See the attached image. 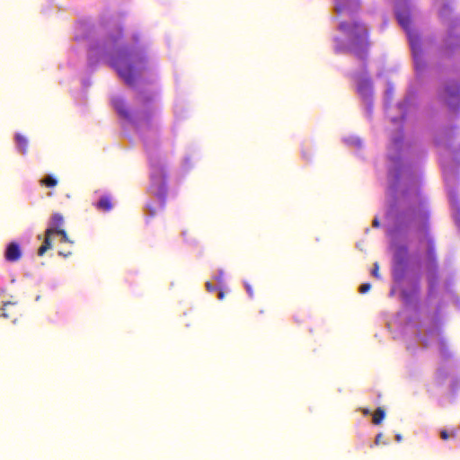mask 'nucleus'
Returning a JSON list of instances; mask_svg holds the SVG:
<instances>
[{
  "mask_svg": "<svg viewBox=\"0 0 460 460\" xmlns=\"http://www.w3.org/2000/svg\"><path fill=\"white\" fill-rule=\"evenodd\" d=\"M371 288V285L369 283H364L359 288V292L362 294L367 293Z\"/></svg>",
  "mask_w": 460,
  "mask_h": 460,
  "instance_id": "412c9836",
  "label": "nucleus"
},
{
  "mask_svg": "<svg viewBox=\"0 0 460 460\" xmlns=\"http://www.w3.org/2000/svg\"><path fill=\"white\" fill-rule=\"evenodd\" d=\"M451 13H452V8L449 6V4H445L439 10V16L441 19L446 20L449 17Z\"/></svg>",
  "mask_w": 460,
  "mask_h": 460,
  "instance_id": "f3484780",
  "label": "nucleus"
},
{
  "mask_svg": "<svg viewBox=\"0 0 460 460\" xmlns=\"http://www.w3.org/2000/svg\"><path fill=\"white\" fill-rule=\"evenodd\" d=\"M340 51H341V49L337 48L336 52H340Z\"/></svg>",
  "mask_w": 460,
  "mask_h": 460,
  "instance_id": "f704fd0d",
  "label": "nucleus"
},
{
  "mask_svg": "<svg viewBox=\"0 0 460 460\" xmlns=\"http://www.w3.org/2000/svg\"><path fill=\"white\" fill-rule=\"evenodd\" d=\"M245 287H246V290L249 293L250 296H253V292L252 290V287L249 284H245Z\"/></svg>",
  "mask_w": 460,
  "mask_h": 460,
  "instance_id": "bb28decb",
  "label": "nucleus"
},
{
  "mask_svg": "<svg viewBox=\"0 0 460 460\" xmlns=\"http://www.w3.org/2000/svg\"><path fill=\"white\" fill-rule=\"evenodd\" d=\"M56 234H59L61 236V241L62 242H64V243H71V241L68 238V235H67L66 232L64 229L57 232Z\"/></svg>",
  "mask_w": 460,
  "mask_h": 460,
  "instance_id": "6ab92c4d",
  "label": "nucleus"
},
{
  "mask_svg": "<svg viewBox=\"0 0 460 460\" xmlns=\"http://www.w3.org/2000/svg\"><path fill=\"white\" fill-rule=\"evenodd\" d=\"M13 304H12L11 302H7V303H4V305H3V313H2V317L4 318H10L11 315L9 314V313L7 312V307L10 306V305H13Z\"/></svg>",
  "mask_w": 460,
  "mask_h": 460,
  "instance_id": "aec40b11",
  "label": "nucleus"
},
{
  "mask_svg": "<svg viewBox=\"0 0 460 460\" xmlns=\"http://www.w3.org/2000/svg\"><path fill=\"white\" fill-rule=\"evenodd\" d=\"M217 297H218V299L222 300V299L225 297V293H224V291L219 290V291H218Z\"/></svg>",
  "mask_w": 460,
  "mask_h": 460,
  "instance_id": "cd10ccee",
  "label": "nucleus"
},
{
  "mask_svg": "<svg viewBox=\"0 0 460 460\" xmlns=\"http://www.w3.org/2000/svg\"><path fill=\"white\" fill-rule=\"evenodd\" d=\"M395 438H396V440H397L398 442H400V441L402 440V435L398 434V435H396Z\"/></svg>",
  "mask_w": 460,
  "mask_h": 460,
  "instance_id": "2f4dec72",
  "label": "nucleus"
},
{
  "mask_svg": "<svg viewBox=\"0 0 460 460\" xmlns=\"http://www.w3.org/2000/svg\"><path fill=\"white\" fill-rule=\"evenodd\" d=\"M402 296H403L405 299H407V298H408V294H407V292H406V291H402Z\"/></svg>",
  "mask_w": 460,
  "mask_h": 460,
  "instance_id": "473e14b6",
  "label": "nucleus"
},
{
  "mask_svg": "<svg viewBox=\"0 0 460 460\" xmlns=\"http://www.w3.org/2000/svg\"><path fill=\"white\" fill-rule=\"evenodd\" d=\"M40 183L46 187L53 188L58 184V181L53 176L48 175L47 177L41 179Z\"/></svg>",
  "mask_w": 460,
  "mask_h": 460,
  "instance_id": "2eb2a0df",
  "label": "nucleus"
},
{
  "mask_svg": "<svg viewBox=\"0 0 460 460\" xmlns=\"http://www.w3.org/2000/svg\"><path fill=\"white\" fill-rule=\"evenodd\" d=\"M64 225V217L60 213H53L49 221V226L46 229V234H54L62 230Z\"/></svg>",
  "mask_w": 460,
  "mask_h": 460,
  "instance_id": "6e6552de",
  "label": "nucleus"
},
{
  "mask_svg": "<svg viewBox=\"0 0 460 460\" xmlns=\"http://www.w3.org/2000/svg\"><path fill=\"white\" fill-rule=\"evenodd\" d=\"M145 63V58H139L136 61V64L138 65V67L137 68L131 64V57L127 50L119 51L111 59V66L116 69L119 75L128 85H133L135 84L137 75V70L144 68Z\"/></svg>",
  "mask_w": 460,
  "mask_h": 460,
  "instance_id": "f03ea898",
  "label": "nucleus"
},
{
  "mask_svg": "<svg viewBox=\"0 0 460 460\" xmlns=\"http://www.w3.org/2000/svg\"><path fill=\"white\" fill-rule=\"evenodd\" d=\"M372 275L376 278V279H379L380 276H379V267H378V264L377 263H375L374 265V269L372 270Z\"/></svg>",
  "mask_w": 460,
  "mask_h": 460,
  "instance_id": "4be33fe9",
  "label": "nucleus"
},
{
  "mask_svg": "<svg viewBox=\"0 0 460 460\" xmlns=\"http://www.w3.org/2000/svg\"><path fill=\"white\" fill-rule=\"evenodd\" d=\"M362 412H363V414H364V415H366V416H367V415H369V414H370V410H369V409H364V410L362 411Z\"/></svg>",
  "mask_w": 460,
  "mask_h": 460,
  "instance_id": "c756f323",
  "label": "nucleus"
},
{
  "mask_svg": "<svg viewBox=\"0 0 460 460\" xmlns=\"http://www.w3.org/2000/svg\"><path fill=\"white\" fill-rule=\"evenodd\" d=\"M397 20L401 26L409 33V40L412 49L413 55H416L417 49L420 50V40L410 33L411 17L407 12L397 13Z\"/></svg>",
  "mask_w": 460,
  "mask_h": 460,
  "instance_id": "20e7f679",
  "label": "nucleus"
},
{
  "mask_svg": "<svg viewBox=\"0 0 460 460\" xmlns=\"http://www.w3.org/2000/svg\"><path fill=\"white\" fill-rule=\"evenodd\" d=\"M4 258L7 261L15 262L22 258V250L16 242L10 243L5 250Z\"/></svg>",
  "mask_w": 460,
  "mask_h": 460,
  "instance_id": "0eeeda50",
  "label": "nucleus"
},
{
  "mask_svg": "<svg viewBox=\"0 0 460 460\" xmlns=\"http://www.w3.org/2000/svg\"><path fill=\"white\" fill-rule=\"evenodd\" d=\"M393 274L396 281H401L404 276V270L402 265L397 264L396 266H394Z\"/></svg>",
  "mask_w": 460,
  "mask_h": 460,
  "instance_id": "dca6fc26",
  "label": "nucleus"
},
{
  "mask_svg": "<svg viewBox=\"0 0 460 460\" xmlns=\"http://www.w3.org/2000/svg\"><path fill=\"white\" fill-rule=\"evenodd\" d=\"M95 207L102 211L108 212L111 210L113 205L109 196H102L96 203Z\"/></svg>",
  "mask_w": 460,
  "mask_h": 460,
  "instance_id": "9b49d317",
  "label": "nucleus"
},
{
  "mask_svg": "<svg viewBox=\"0 0 460 460\" xmlns=\"http://www.w3.org/2000/svg\"><path fill=\"white\" fill-rule=\"evenodd\" d=\"M206 288H207V289H208V291H210V292H213V291L217 290V287H215V286H213L210 282H207V283H206Z\"/></svg>",
  "mask_w": 460,
  "mask_h": 460,
  "instance_id": "5701e85b",
  "label": "nucleus"
},
{
  "mask_svg": "<svg viewBox=\"0 0 460 460\" xmlns=\"http://www.w3.org/2000/svg\"><path fill=\"white\" fill-rule=\"evenodd\" d=\"M385 411L382 408H377L373 415V423L375 425H379L383 420L385 419Z\"/></svg>",
  "mask_w": 460,
  "mask_h": 460,
  "instance_id": "4468645a",
  "label": "nucleus"
},
{
  "mask_svg": "<svg viewBox=\"0 0 460 460\" xmlns=\"http://www.w3.org/2000/svg\"><path fill=\"white\" fill-rule=\"evenodd\" d=\"M429 285H430V288L433 289L435 288V285H436V280L435 279H430L429 280Z\"/></svg>",
  "mask_w": 460,
  "mask_h": 460,
  "instance_id": "c85d7f7f",
  "label": "nucleus"
},
{
  "mask_svg": "<svg viewBox=\"0 0 460 460\" xmlns=\"http://www.w3.org/2000/svg\"><path fill=\"white\" fill-rule=\"evenodd\" d=\"M151 119H152V113L151 111H146L143 113V115L139 118V121L140 122H146V123H149L151 121Z\"/></svg>",
  "mask_w": 460,
  "mask_h": 460,
  "instance_id": "a211bd4d",
  "label": "nucleus"
},
{
  "mask_svg": "<svg viewBox=\"0 0 460 460\" xmlns=\"http://www.w3.org/2000/svg\"><path fill=\"white\" fill-rule=\"evenodd\" d=\"M440 437L443 440H447L449 438V435L447 430L443 429L440 431Z\"/></svg>",
  "mask_w": 460,
  "mask_h": 460,
  "instance_id": "b1692460",
  "label": "nucleus"
},
{
  "mask_svg": "<svg viewBox=\"0 0 460 460\" xmlns=\"http://www.w3.org/2000/svg\"><path fill=\"white\" fill-rule=\"evenodd\" d=\"M382 438H383L382 433L377 434L376 437V439H375V444L379 445L381 443Z\"/></svg>",
  "mask_w": 460,
  "mask_h": 460,
  "instance_id": "393cba45",
  "label": "nucleus"
},
{
  "mask_svg": "<svg viewBox=\"0 0 460 460\" xmlns=\"http://www.w3.org/2000/svg\"><path fill=\"white\" fill-rule=\"evenodd\" d=\"M415 291H416V293H419V291H420V286H419V284H416V286H415Z\"/></svg>",
  "mask_w": 460,
  "mask_h": 460,
  "instance_id": "72a5a7b5",
  "label": "nucleus"
},
{
  "mask_svg": "<svg viewBox=\"0 0 460 460\" xmlns=\"http://www.w3.org/2000/svg\"><path fill=\"white\" fill-rule=\"evenodd\" d=\"M15 138H16V142H17L18 148L20 149V151L22 154H26L27 147H28V141H27L26 137L21 134H16Z\"/></svg>",
  "mask_w": 460,
  "mask_h": 460,
  "instance_id": "ddd939ff",
  "label": "nucleus"
},
{
  "mask_svg": "<svg viewBox=\"0 0 460 460\" xmlns=\"http://www.w3.org/2000/svg\"><path fill=\"white\" fill-rule=\"evenodd\" d=\"M53 234H48L45 233V239L43 241V243L38 250V255L42 256L48 250H49L52 247L51 243V236Z\"/></svg>",
  "mask_w": 460,
  "mask_h": 460,
  "instance_id": "f8f14e48",
  "label": "nucleus"
},
{
  "mask_svg": "<svg viewBox=\"0 0 460 460\" xmlns=\"http://www.w3.org/2000/svg\"><path fill=\"white\" fill-rule=\"evenodd\" d=\"M442 101L451 106L455 102L460 101V87L458 84H453L445 87L443 93L440 95Z\"/></svg>",
  "mask_w": 460,
  "mask_h": 460,
  "instance_id": "423d86ee",
  "label": "nucleus"
},
{
  "mask_svg": "<svg viewBox=\"0 0 460 460\" xmlns=\"http://www.w3.org/2000/svg\"><path fill=\"white\" fill-rule=\"evenodd\" d=\"M409 217L411 220H420V222H423L424 225H426L427 223V220H428V217H429V215H428V212L422 208H420L418 209H415V208H411L409 210ZM427 226H425L426 227Z\"/></svg>",
  "mask_w": 460,
  "mask_h": 460,
  "instance_id": "9d476101",
  "label": "nucleus"
},
{
  "mask_svg": "<svg viewBox=\"0 0 460 460\" xmlns=\"http://www.w3.org/2000/svg\"><path fill=\"white\" fill-rule=\"evenodd\" d=\"M339 30L347 36L349 51L358 59L365 61L369 45L367 27L358 22H341Z\"/></svg>",
  "mask_w": 460,
  "mask_h": 460,
  "instance_id": "f257e3e1",
  "label": "nucleus"
},
{
  "mask_svg": "<svg viewBox=\"0 0 460 460\" xmlns=\"http://www.w3.org/2000/svg\"><path fill=\"white\" fill-rule=\"evenodd\" d=\"M353 78L357 83L358 94L366 101L372 96V82L368 76L360 74H354Z\"/></svg>",
  "mask_w": 460,
  "mask_h": 460,
  "instance_id": "39448f33",
  "label": "nucleus"
},
{
  "mask_svg": "<svg viewBox=\"0 0 460 460\" xmlns=\"http://www.w3.org/2000/svg\"><path fill=\"white\" fill-rule=\"evenodd\" d=\"M373 226H376V227H377L379 226V222H378V220L376 218L374 219Z\"/></svg>",
  "mask_w": 460,
  "mask_h": 460,
  "instance_id": "7c9ffc66",
  "label": "nucleus"
},
{
  "mask_svg": "<svg viewBox=\"0 0 460 460\" xmlns=\"http://www.w3.org/2000/svg\"><path fill=\"white\" fill-rule=\"evenodd\" d=\"M59 254L63 255V252H59ZM65 257H67V254H64Z\"/></svg>",
  "mask_w": 460,
  "mask_h": 460,
  "instance_id": "c9c22d12",
  "label": "nucleus"
},
{
  "mask_svg": "<svg viewBox=\"0 0 460 460\" xmlns=\"http://www.w3.org/2000/svg\"><path fill=\"white\" fill-rule=\"evenodd\" d=\"M112 104H113V107L115 108V110L117 111V112L119 114V116H121L122 118H124L125 119H128V120L132 119L131 113H130L129 110L128 109L125 102L121 98H119V97L114 98L112 100Z\"/></svg>",
  "mask_w": 460,
  "mask_h": 460,
  "instance_id": "1a4fd4ad",
  "label": "nucleus"
},
{
  "mask_svg": "<svg viewBox=\"0 0 460 460\" xmlns=\"http://www.w3.org/2000/svg\"><path fill=\"white\" fill-rule=\"evenodd\" d=\"M429 255L431 258L433 257V244H432V242H431V241H429Z\"/></svg>",
  "mask_w": 460,
  "mask_h": 460,
  "instance_id": "a878e982",
  "label": "nucleus"
},
{
  "mask_svg": "<svg viewBox=\"0 0 460 460\" xmlns=\"http://www.w3.org/2000/svg\"><path fill=\"white\" fill-rule=\"evenodd\" d=\"M335 12L339 16H353L358 12L360 3L358 0H334Z\"/></svg>",
  "mask_w": 460,
  "mask_h": 460,
  "instance_id": "7ed1b4c3",
  "label": "nucleus"
}]
</instances>
